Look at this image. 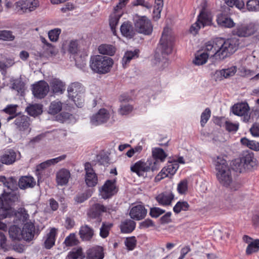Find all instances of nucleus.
I'll return each instance as SVG.
<instances>
[{"label":"nucleus","instance_id":"obj_1","mask_svg":"<svg viewBox=\"0 0 259 259\" xmlns=\"http://www.w3.org/2000/svg\"><path fill=\"white\" fill-rule=\"evenodd\" d=\"M237 46L233 39L219 37L205 44L204 52L208 57H214L217 60H224L234 53Z\"/></svg>","mask_w":259,"mask_h":259},{"label":"nucleus","instance_id":"obj_2","mask_svg":"<svg viewBox=\"0 0 259 259\" xmlns=\"http://www.w3.org/2000/svg\"><path fill=\"white\" fill-rule=\"evenodd\" d=\"M216 170V176L219 183L228 187L232 182L231 172L227 161L222 156H217L213 160Z\"/></svg>","mask_w":259,"mask_h":259},{"label":"nucleus","instance_id":"obj_3","mask_svg":"<svg viewBox=\"0 0 259 259\" xmlns=\"http://www.w3.org/2000/svg\"><path fill=\"white\" fill-rule=\"evenodd\" d=\"M113 65L112 58L101 55L92 57L90 61V67L93 71L99 74H105L110 72Z\"/></svg>","mask_w":259,"mask_h":259},{"label":"nucleus","instance_id":"obj_4","mask_svg":"<svg viewBox=\"0 0 259 259\" xmlns=\"http://www.w3.org/2000/svg\"><path fill=\"white\" fill-rule=\"evenodd\" d=\"M68 96L78 107H82L84 104L85 89L82 85L78 82L71 83L68 87Z\"/></svg>","mask_w":259,"mask_h":259},{"label":"nucleus","instance_id":"obj_5","mask_svg":"<svg viewBox=\"0 0 259 259\" xmlns=\"http://www.w3.org/2000/svg\"><path fill=\"white\" fill-rule=\"evenodd\" d=\"M134 21L137 32L146 35H149L152 33L153 25L147 17L136 15L134 17Z\"/></svg>","mask_w":259,"mask_h":259},{"label":"nucleus","instance_id":"obj_6","mask_svg":"<svg viewBox=\"0 0 259 259\" xmlns=\"http://www.w3.org/2000/svg\"><path fill=\"white\" fill-rule=\"evenodd\" d=\"M13 119H14L13 122L14 125L16 129L20 132H24L26 134L30 133L29 118L27 116L21 114H18V115H15V116H9L7 118V120L9 121Z\"/></svg>","mask_w":259,"mask_h":259},{"label":"nucleus","instance_id":"obj_7","mask_svg":"<svg viewBox=\"0 0 259 259\" xmlns=\"http://www.w3.org/2000/svg\"><path fill=\"white\" fill-rule=\"evenodd\" d=\"M168 33V29L164 28L158 48V50L160 51L163 56L170 54L172 50V38Z\"/></svg>","mask_w":259,"mask_h":259},{"label":"nucleus","instance_id":"obj_8","mask_svg":"<svg viewBox=\"0 0 259 259\" xmlns=\"http://www.w3.org/2000/svg\"><path fill=\"white\" fill-rule=\"evenodd\" d=\"M211 24V19L210 17L203 11H201L198 16L197 21L191 26L190 31L191 33L195 34L201 27L209 26Z\"/></svg>","mask_w":259,"mask_h":259},{"label":"nucleus","instance_id":"obj_9","mask_svg":"<svg viewBox=\"0 0 259 259\" xmlns=\"http://www.w3.org/2000/svg\"><path fill=\"white\" fill-rule=\"evenodd\" d=\"M152 154L153 159L149 160L152 164V171H153L159 168L160 163L165 160L167 155L162 149L160 148H152Z\"/></svg>","mask_w":259,"mask_h":259},{"label":"nucleus","instance_id":"obj_10","mask_svg":"<svg viewBox=\"0 0 259 259\" xmlns=\"http://www.w3.org/2000/svg\"><path fill=\"white\" fill-rule=\"evenodd\" d=\"M150 170L152 171V164L149 159L146 162L139 160L131 166V170L139 177H144L145 174Z\"/></svg>","mask_w":259,"mask_h":259},{"label":"nucleus","instance_id":"obj_11","mask_svg":"<svg viewBox=\"0 0 259 259\" xmlns=\"http://www.w3.org/2000/svg\"><path fill=\"white\" fill-rule=\"evenodd\" d=\"M237 67L232 66L227 68L217 70L213 74V79L215 81H221L234 76L237 72Z\"/></svg>","mask_w":259,"mask_h":259},{"label":"nucleus","instance_id":"obj_12","mask_svg":"<svg viewBox=\"0 0 259 259\" xmlns=\"http://www.w3.org/2000/svg\"><path fill=\"white\" fill-rule=\"evenodd\" d=\"M38 5L39 2L37 0H21L16 3L18 12L21 13L33 11Z\"/></svg>","mask_w":259,"mask_h":259},{"label":"nucleus","instance_id":"obj_13","mask_svg":"<svg viewBox=\"0 0 259 259\" xmlns=\"http://www.w3.org/2000/svg\"><path fill=\"white\" fill-rule=\"evenodd\" d=\"M49 85L48 83L41 80L33 85L32 93L35 97L39 99L44 98L48 93Z\"/></svg>","mask_w":259,"mask_h":259},{"label":"nucleus","instance_id":"obj_14","mask_svg":"<svg viewBox=\"0 0 259 259\" xmlns=\"http://www.w3.org/2000/svg\"><path fill=\"white\" fill-rule=\"evenodd\" d=\"M85 171V182L88 187H92L95 186L98 183V177L92 167L91 164L87 162L84 164Z\"/></svg>","mask_w":259,"mask_h":259},{"label":"nucleus","instance_id":"obj_15","mask_svg":"<svg viewBox=\"0 0 259 259\" xmlns=\"http://www.w3.org/2000/svg\"><path fill=\"white\" fill-rule=\"evenodd\" d=\"M4 204L7 205L5 207L11 209V208L18 204L20 201V195L19 193L12 191L10 192H4L2 195Z\"/></svg>","mask_w":259,"mask_h":259},{"label":"nucleus","instance_id":"obj_16","mask_svg":"<svg viewBox=\"0 0 259 259\" xmlns=\"http://www.w3.org/2000/svg\"><path fill=\"white\" fill-rule=\"evenodd\" d=\"M110 114L105 109H101L97 113L91 118V122L93 125H98L106 122L110 118Z\"/></svg>","mask_w":259,"mask_h":259},{"label":"nucleus","instance_id":"obj_17","mask_svg":"<svg viewBox=\"0 0 259 259\" xmlns=\"http://www.w3.org/2000/svg\"><path fill=\"white\" fill-rule=\"evenodd\" d=\"M99 191L102 198L106 199L110 197L116 192L114 183L111 180H107Z\"/></svg>","mask_w":259,"mask_h":259},{"label":"nucleus","instance_id":"obj_18","mask_svg":"<svg viewBox=\"0 0 259 259\" xmlns=\"http://www.w3.org/2000/svg\"><path fill=\"white\" fill-rule=\"evenodd\" d=\"M109 210V209L104 205L100 203H96L89 209L87 214L91 219H98L99 221H101L100 216L102 213L107 212Z\"/></svg>","mask_w":259,"mask_h":259},{"label":"nucleus","instance_id":"obj_19","mask_svg":"<svg viewBox=\"0 0 259 259\" xmlns=\"http://www.w3.org/2000/svg\"><path fill=\"white\" fill-rule=\"evenodd\" d=\"M257 163L254 153L249 151H244V169L252 170L257 167Z\"/></svg>","mask_w":259,"mask_h":259},{"label":"nucleus","instance_id":"obj_20","mask_svg":"<svg viewBox=\"0 0 259 259\" xmlns=\"http://www.w3.org/2000/svg\"><path fill=\"white\" fill-rule=\"evenodd\" d=\"M244 241L248 244L246 249V254L250 255L257 252L259 250V239L253 240L251 237L244 235Z\"/></svg>","mask_w":259,"mask_h":259},{"label":"nucleus","instance_id":"obj_21","mask_svg":"<svg viewBox=\"0 0 259 259\" xmlns=\"http://www.w3.org/2000/svg\"><path fill=\"white\" fill-rule=\"evenodd\" d=\"M20 158V153L17 154L13 150H9L6 151L5 153L1 157L0 160L2 164L10 165L14 163L17 159Z\"/></svg>","mask_w":259,"mask_h":259},{"label":"nucleus","instance_id":"obj_22","mask_svg":"<svg viewBox=\"0 0 259 259\" xmlns=\"http://www.w3.org/2000/svg\"><path fill=\"white\" fill-rule=\"evenodd\" d=\"M70 171L65 168L60 169L56 176L57 184L59 186H64L67 184L70 178Z\"/></svg>","mask_w":259,"mask_h":259},{"label":"nucleus","instance_id":"obj_23","mask_svg":"<svg viewBox=\"0 0 259 259\" xmlns=\"http://www.w3.org/2000/svg\"><path fill=\"white\" fill-rule=\"evenodd\" d=\"M34 226L32 223H26L21 230V239L26 241L31 240L34 237Z\"/></svg>","mask_w":259,"mask_h":259},{"label":"nucleus","instance_id":"obj_24","mask_svg":"<svg viewBox=\"0 0 259 259\" xmlns=\"http://www.w3.org/2000/svg\"><path fill=\"white\" fill-rule=\"evenodd\" d=\"M174 198V195L171 192L165 191L158 194L155 199L161 205L167 206L171 204Z\"/></svg>","mask_w":259,"mask_h":259},{"label":"nucleus","instance_id":"obj_25","mask_svg":"<svg viewBox=\"0 0 259 259\" xmlns=\"http://www.w3.org/2000/svg\"><path fill=\"white\" fill-rule=\"evenodd\" d=\"M49 88L54 94H62L65 90V84L58 78H53L49 81Z\"/></svg>","mask_w":259,"mask_h":259},{"label":"nucleus","instance_id":"obj_26","mask_svg":"<svg viewBox=\"0 0 259 259\" xmlns=\"http://www.w3.org/2000/svg\"><path fill=\"white\" fill-rule=\"evenodd\" d=\"M36 185V181L30 176H22L19 180L18 186L21 189L25 190L33 188Z\"/></svg>","mask_w":259,"mask_h":259},{"label":"nucleus","instance_id":"obj_27","mask_svg":"<svg viewBox=\"0 0 259 259\" xmlns=\"http://www.w3.org/2000/svg\"><path fill=\"white\" fill-rule=\"evenodd\" d=\"M122 35L128 39L132 38L136 34V29H134L131 22H125L120 26Z\"/></svg>","mask_w":259,"mask_h":259},{"label":"nucleus","instance_id":"obj_28","mask_svg":"<svg viewBox=\"0 0 259 259\" xmlns=\"http://www.w3.org/2000/svg\"><path fill=\"white\" fill-rule=\"evenodd\" d=\"M146 213L147 211L145 207L141 205H138L131 209L130 215L133 219L140 220L146 216Z\"/></svg>","mask_w":259,"mask_h":259},{"label":"nucleus","instance_id":"obj_29","mask_svg":"<svg viewBox=\"0 0 259 259\" xmlns=\"http://www.w3.org/2000/svg\"><path fill=\"white\" fill-rule=\"evenodd\" d=\"M80 238L84 241H90L94 235V231L93 228L87 225L82 226L79 231Z\"/></svg>","mask_w":259,"mask_h":259},{"label":"nucleus","instance_id":"obj_30","mask_svg":"<svg viewBox=\"0 0 259 259\" xmlns=\"http://www.w3.org/2000/svg\"><path fill=\"white\" fill-rule=\"evenodd\" d=\"M103 257L104 255L102 247H94L87 251V259H103Z\"/></svg>","mask_w":259,"mask_h":259},{"label":"nucleus","instance_id":"obj_31","mask_svg":"<svg viewBox=\"0 0 259 259\" xmlns=\"http://www.w3.org/2000/svg\"><path fill=\"white\" fill-rule=\"evenodd\" d=\"M217 21L221 27L231 28L234 25V23L231 18L222 14L218 15Z\"/></svg>","mask_w":259,"mask_h":259},{"label":"nucleus","instance_id":"obj_32","mask_svg":"<svg viewBox=\"0 0 259 259\" xmlns=\"http://www.w3.org/2000/svg\"><path fill=\"white\" fill-rule=\"evenodd\" d=\"M135 222L130 219L125 220L122 222L120 224V230L121 232L129 233L132 232L135 228Z\"/></svg>","mask_w":259,"mask_h":259},{"label":"nucleus","instance_id":"obj_33","mask_svg":"<svg viewBox=\"0 0 259 259\" xmlns=\"http://www.w3.org/2000/svg\"><path fill=\"white\" fill-rule=\"evenodd\" d=\"M98 51L101 54L113 56L115 53L116 49L112 45L103 44L99 47Z\"/></svg>","mask_w":259,"mask_h":259},{"label":"nucleus","instance_id":"obj_34","mask_svg":"<svg viewBox=\"0 0 259 259\" xmlns=\"http://www.w3.org/2000/svg\"><path fill=\"white\" fill-rule=\"evenodd\" d=\"M62 108V103L59 100L52 101L49 107L48 112L50 114L55 115L60 112Z\"/></svg>","mask_w":259,"mask_h":259},{"label":"nucleus","instance_id":"obj_35","mask_svg":"<svg viewBox=\"0 0 259 259\" xmlns=\"http://www.w3.org/2000/svg\"><path fill=\"white\" fill-rule=\"evenodd\" d=\"M139 52V50H135L134 51H127L124 54L122 58V63L123 66L125 67L126 64L130 62L132 59L138 58Z\"/></svg>","mask_w":259,"mask_h":259},{"label":"nucleus","instance_id":"obj_36","mask_svg":"<svg viewBox=\"0 0 259 259\" xmlns=\"http://www.w3.org/2000/svg\"><path fill=\"white\" fill-rule=\"evenodd\" d=\"M56 236V229H51L48 234L47 238L45 242V246L47 249H50L55 244Z\"/></svg>","mask_w":259,"mask_h":259},{"label":"nucleus","instance_id":"obj_37","mask_svg":"<svg viewBox=\"0 0 259 259\" xmlns=\"http://www.w3.org/2000/svg\"><path fill=\"white\" fill-rule=\"evenodd\" d=\"M26 110L30 115L35 116L42 113V105L37 104L31 105L28 106Z\"/></svg>","mask_w":259,"mask_h":259},{"label":"nucleus","instance_id":"obj_38","mask_svg":"<svg viewBox=\"0 0 259 259\" xmlns=\"http://www.w3.org/2000/svg\"><path fill=\"white\" fill-rule=\"evenodd\" d=\"M208 58V55L205 52H198L195 55L193 63L196 65H202L206 63Z\"/></svg>","mask_w":259,"mask_h":259},{"label":"nucleus","instance_id":"obj_39","mask_svg":"<svg viewBox=\"0 0 259 259\" xmlns=\"http://www.w3.org/2000/svg\"><path fill=\"white\" fill-rule=\"evenodd\" d=\"M231 166L233 170L235 172L241 174L243 169L242 158L239 157L233 160L231 163Z\"/></svg>","mask_w":259,"mask_h":259},{"label":"nucleus","instance_id":"obj_40","mask_svg":"<svg viewBox=\"0 0 259 259\" xmlns=\"http://www.w3.org/2000/svg\"><path fill=\"white\" fill-rule=\"evenodd\" d=\"M189 205L187 201H179L173 208L174 211L176 213H179L181 211H187L188 210Z\"/></svg>","mask_w":259,"mask_h":259},{"label":"nucleus","instance_id":"obj_41","mask_svg":"<svg viewBox=\"0 0 259 259\" xmlns=\"http://www.w3.org/2000/svg\"><path fill=\"white\" fill-rule=\"evenodd\" d=\"M10 237L13 239L20 240L21 239V230L16 226H13L9 229Z\"/></svg>","mask_w":259,"mask_h":259},{"label":"nucleus","instance_id":"obj_42","mask_svg":"<svg viewBox=\"0 0 259 259\" xmlns=\"http://www.w3.org/2000/svg\"><path fill=\"white\" fill-rule=\"evenodd\" d=\"M244 145L255 151H259V142L253 140H249L245 137H244Z\"/></svg>","mask_w":259,"mask_h":259},{"label":"nucleus","instance_id":"obj_43","mask_svg":"<svg viewBox=\"0 0 259 259\" xmlns=\"http://www.w3.org/2000/svg\"><path fill=\"white\" fill-rule=\"evenodd\" d=\"M113 225L111 223H105L102 224V227L100 228V235L103 238H106L109 235V231Z\"/></svg>","mask_w":259,"mask_h":259},{"label":"nucleus","instance_id":"obj_44","mask_svg":"<svg viewBox=\"0 0 259 259\" xmlns=\"http://www.w3.org/2000/svg\"><path fill=\"white\" fill-rule=\"evenodd\" d=\"M61 32V29L58 28L50 30L48 32V36L50 40L53 42L57 41Z\"/></svg>","mask_w":259,"mask_h":259},{"label":"nucleus","instance_id":"obj_45","mask_svg":"<svg viewBox=\"0 0 259 259\" xmlns=\"http://www.w3.org/2000/svg\"><path fill=\"white\" fill-rule=\"evenodd\" d=\"M256 30L254 24L250 23L244 27V37L248 36L253 34Z\"/></svg>","mask_w":259,"mask_h":259},{"label":"nucleus","instance_id":"obj_46","mask_svg":"<svg viewBox=\"0 0 259 259\" xmlns=\"http://www.w3.org/2000/svg\"><path fill=\"white\" fill-rule=\"evenodd\" d=\"M246 7L249 11H257L259 10L258 0H249L246 3Z\"/></svg>","mask_w":259,"mask_h":259},{"label":"nucleus","instance_id":"obj_47","mask_svg":"<svg viewBox=\"0 0 259 259\" xmlns=\"http://www.w3.org/2000/svg\"><path fill=\"white\" fill-rule=\"evenodd\" d=\"M121 16V14L120 13L115 14L114 15L111 16L110 18L109 25L113 33H114L115 27L118 24L119 19Z\"/></svg>","mask_w":259,"mask_h":259},{"label":"nucleus","instance_id":"obj_48","mask_svg":"<svg viewBox=\"0 0 259 259\" xmlns=\"http://www.w3.org/2000/svg\"><path fill=\"white\" fill-rule=\"evenodd\" d=\"M211 115L210 110L207 108L202 113L201 115V120L200 123L201 125L203 127L205 124L206 123L208 119H209Z\"/></svg>","mask_w":259,"mask_h":259},{"label":"nucleus","instance_id":"obj_49","mask_svg":"<svg viewBox=\"0 0 259 259\" xmlns=\"http://www.w3.org/2000/svg\"><path fill=\"white\" fill-rule=\"evenodd\" d=\"M179 165L178 163L175 161L173 162H169L167 164V166L164 167L167 170L170 175H174L179 168Z\"/></svg>","mask_w":259,"mask_h":259},{"label":"nucleus","instance_id":"obj_50","mask_svg":"<svg viewBox=\"0 0 259 259\" xmlns=\"http://www.w3.org/2000/svg\"><path fill=\"white\" fill-rule=\"evenodd\" d=\"M250 108L247 102H244V121L251 122V113L249 112Z\"/></svg>","mask_w":259,"mask_h":259},{"label":"nucleus","instance_id":"obj_51","mask_svg":"<svg viewBox=\"0 0 259 259\" xmlns=\"http://www.w3.org/2000/svg\"><path fill=\"white\" fill-rule=\"evenodd\" d=\"M82 256L81 248L73 249L68 254L66 259H77Z\"/></svg>","mask_w":259,"mask_h":259},{"label":"nucleus","instance_id":"obj_52","mask_svg":"<svg viewBox=\"0 0 259 259\" xmlns=\"http://www.w3.org/2000/svg\"><path fill=\"white\" fill-rule=\"evenodd\" d=\"M177 190L181 194H185L188 190V181L186 180L180 181L178 184Z\"/></svg>","mask_w":259,"mask_h":259},{"label":"nucleus","instance_id":"obj_53","mask_svg":"<svg viewBox=\"0 0 259 259\" xmlns=\"http://www.w3.org/2000/svg\"><path fill=\"white\" fill-rule=\"evenodd\" d=\"M133 110V107L130 104H122L120 106L118 112L120 115H124L130 113Z\"/></svg>","mask_w":259,"mask_h":259},{"label":"nucleus","instance_id":"obj_54","mask_svg":"<svg viewBox=\"0 0 259 259\" xmlns=\"http://www.w3.org/2000/svg\"><path fill=\"white\" fill-rule=\"evenodd\" d=\"M232 112L238 116H243V103L235 104L232 108Z\"/></svg>","mask_w":259,"mask_h":259},{"label":"nucleus","instance_id":"obj_55","mask_svg":"<svg viewBox=\"0 0 259 259\" xmlns=\"http://www.w3.org/2000/svg\"><path fill=\"white\" fill-rule=\"evenodd\" d=\"M91 196V195L89 193H83L76 195L74 199L77 203H81L88 199Z\"/></svg>","mask_w":259,"mask_h":259},{"label":"nucleus","instance_id":"obj_56","mask_svg":"<svg viewBox=\"0 0 259 259\" xmlns=\"http://www.w3.org/2000/svg\"><path fill=\"white\" fill-rule=\"evenodd\" d=\"M124 243L128 250H132L136 245V238L135 237L127 238L124 241Z\"/></svg>","mask_w":259,"mask_h":259},{"label":"nucleus","instance_id":"obj_57","mask_svg":"<svg viewBox=\"0 0 259 259\" xmlns=\"http://www.w3.org/2000/svg\"><path fill=\"white\" fill-rule=\"evenodd\" d=\"M14 38V36L10 31H0V39L11 40Z\"/></svg>","mask_w":259,"mask_h":259},{"label":"nucleus","instance_id":"obj_58","mask_svg":"<svg viewBox=\"0 0 259 259\" xmlns=\"http://www.w3.org/2000/svg\"><path fill=\"white\" fill-rule=\"evenodd\" d=\"M17 108V105H9L4 109V111L9 114V116H15V115H18V114H16Z\"/></svg>","mask_w":259,"mask_h":259},{"label":"nucleus","instance_id":"obj_59","mask_svg":"<svg viewBox=\"0 0 259 259\" xmlns=\"http://www.w3.org/2000/svg\"><path fill=\"white\" fill-rule=\"evenodd\" d=\"M77 241L75 235L73 234L66 238L64 243L66 246H73L76 244Z\"/></svg>","mask_w":259,"mask_h":259},{"label":"nucleus","instance_id":"obj_60","mask_svg":"<svg viewBox=\"0 0 259 259\" xmlns=\"http://www.w3.org/2000/svg\"><path fill=\"white\" fill-rule=\"evenodd\" d=\"M250 134L253 137H259V123L254 122L249 128Z\"/></svg>","mask_w":259,"mask_h":259},{"label":"nucleus","instance_id":"obj_61","mask_svg":"<svg viewBox=\"0 0 259 259\" xmlns=\"http://www.w3.org/2000/svg\"><path fill=\"white\" fill-rule=\"evenodd\" d=\"M164 212V210L157 207H152L150 209V214L153 218H157Z\"/></svg>","mask_w":259,"mask_h":259},{"label":"nucleus","instance_id":"obj_62","mask_svg":"<svg viewBox=\"0 0 259 259\" xmlns=\"http://www.w3.org/2000/svg\"><path fill=\"white\" fill-rule=\"evenodd\" d=\"M163 7V2L162 0H155V6L153 11L154 13H157V17H160V14Z\"/></svg>","mask_w":259,"mask_h":259},{"label":"nucleus","instance_id":"obj_63","mask_svg":"<svg viewBox=\"0 0 259 259\" xmlns=\"http://www.w3.org/2000/svg\"><path fill=\"white\" fill-rule=\"evenodd\" d=\"M78 51V43L76 40H71L68 46V51L71 54H75Z\"/></svg>","mask_w":259,"mask_h":259},{"label":"nucleus","instance_id":"obj_64","mask_svg":"<svg viewBox=\"0 0 259 259\" xmlns=\"http://www.w3.org/2000/svg\"><path fill=\"white\" fill-rule=\"evenodd\" d=\"M225 127L226 129L230 132H236L238 129L239 124L238 123H233L227 121L225 122Z\"/></svg>","mask_w":259,"mask_h":259}]
</instances>
